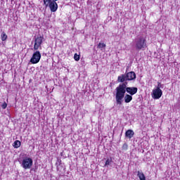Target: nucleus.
Here are the masks:
<instances>
[{"instance_id":"obj_1","label":"nucleus","mask_w":180,"mask_h":180,"mask_svg":"<svg viewBox=\"0 0 180 180\" xmlns=\"http://www.w3.org/2000/svg\"><path fill=\"white\" fill-rule=\"evenodd\" d=\"M126 85L127 83L120 84L115 89V100L117 105H122L123 103V98L126 95Z\"/></svg>"},{"instance_id":"obj_2","label":"nucleus","mask_w":180,"mask_h":180,"mask_svg":"<svg viewBox=\"0 0 180 180\" xmlns=\"http://www.w3.org/2000/svg\"><path fill=\"white\" fill-rule=\"evenodd\" d=\"M132 45L136 50H146V47H147L146 37L138 35L133 41Z\"/></svg>"},{"instance_id":"obj_3","label":"nucleus","mask_w":180,"mask_h":180,"mask_svg":"<svg viewBox=\"0 0 180 180\" xmlns=\"http://www.w3.org/2000/svg\"><path fill=\"white\" fill-rule=\"evenodd\" d=\"M136 79V73L134 72H129L127 75H121L118 76V82H124L125 81H133Z\"/></svg>"},{"instance_id":"obj_4","label":"nucleus","mask_w":180,"mask_h":180,"mask_svg":"<svg viewBox=\"0 0 180 180\" xmlns=\"http://www.w3.org/2000/svg\"><path fill=\"white\" fill-rule=\"evenodd\" d=\"M56 1L58 0H44V5L46 8H49L51 12H56L58 9V5L57 4Z\"/></svg>"},{"instance_id":"obj_5","label":"nucleus","mask_w":180,"mask_h":180,"mask_svg":"<svg viewBox=\"0 0 180 180\" xmlns=\"http://www.w3.org/2000/svg\"><path fill=\"white\" fill-rule=\"evenodd\" d=\"M33 165V160L32 158L25 157L22 159L21 167L24 169H30Z\"/></svg>"},{"instance_id":"obj_6","label":"nucleus","mask_w":180,"mask_h":180,"mask_svg":"<svg viewBox=\"0 0 180 180\" xmlns=\"http://www.w3.org/2000/svg\"><path fill=\"white\" fill-rule=\"evenodd\" d=\"M162 84L158 82V86L156 89H154L152 91V98L153 99H160L162 96V90H161Z\"/></svg>"},{"instance_id":"obj_7","label":"nucleus","mask_w":180,"mask_h":180,"mask_svg":"<svg viewBox=\"0 0 180 180\" xmlns=\"http://www.w3.org/2000/svg\"><path fill=\"white\" fill-rule=\"evenodd\" d=\"M41 58V53H40V51H35L30 60V63L31 64H37L38 63L40 62V59Z\"/></svg>"},{"instance_id":"obj_8","label":"nucleus","mask_w":180,"mask_h":180,"mask_svg":"<svg viewBox=\"0 0 180 180\" xmlns=\"http://www.w3.org/2000/svg\"><path fill=\"white\" fill-rule=\"evenodd\" d=\"M43 43V37H38L34 39V50H39V47L41 46Z\"/></svg>"},{"instance_id":"obj_9","label":"nucleus","mask_w":180,"mask_h":180,"mask_svg":"<svg viewBox=\"0 0 180 180\" xmlns=\"http://www.w3.org/2000/svg\"><path fill=\"white\" fill-rule=\"evenodd\" d=\"M137 87H127V85H126V91L129 95L133 96V95H136L137 94Z\"/></svg>"},{"instance_id":"obj_10","label":"nucleus","mask_w":180,"mask_h":180,"mask_svg":"<svg viewBox=\"0 0 180 180\" xmlns=\"http://www.w3.org/2000/svg\"><path fill=\"white\" fill-rule=\"evenodd\" d=\"M134 136V131L131 130V129H128L126 132H125V137H127V139H132V137Z\"/></svg>"},{"instance_id":"obj_11","label":"nucleus","mask_w":180,"mask_h":180,"mask_svg":"<svg viewBox=\"0 0 180 180\" xmlns=\"http://www.w3.org/2000/svg\"><path fill=\"white\" fill-rule=\"evenodd\" d=\"M123 99L125 103H130V101H133V96L130 94H124Z\"/></svg>"},{"instance_id":"obj_12","label":"nucleus","mask_w":180,"mask_h":180,"mask_svg":"<svg viewBox=\"0 0 180 180\" xmlns=\"http://www.w3.org/2000/svg\"><path fill=\"white\" fill-rule=\"evenodd\" d=\"M137 176L138 178H139L140 180H146V176L144 175L143 172L138 171Z\"/></svg>"},{"instance_id":"obj_13","label":"nucleus","mask_w":180,"mask_h":180,"mask_svg":"<svg viewBox=\"0 0 180 180\" xmlns=\"http://www.w3.org/2000/svg\"><path fill=\"white\" fill-rule=\"evenodd\" d=\"M20 141L18 140H16L14 141L13 146L14 147V148H19V147H20Z\"/></svg>"},{"instance_id":"obj_14","label":"nucleus","mask_w":180,"mask_h":180,"mask_svg":"<svg viewBox=\"0 0 180 180\" xmlns=\"http://www.w3.org/2000/svg\"><path fill=\"white\" fill-rule=\"evenodd\" d=\"M1 39L2 41H5L8 39V35H6V34L4 32H3L1 34Z\"/></svg>"},{"instance_id":"obj_15","label":"nucleus","mask_w":180,"mask_h":180,"mask_svg":"<svg viewBox=\"0 0 180 180\" xmlns=\"http://www.w3.org/2000/svg\"><path fill=\"white\" fill-rule=\"evenodd\" d=\"M106 47V44L105 43H99L97 46V49H105Z\"/></svg>"},{"instance_id":"obj_16","label":"nucleus","mask_w":180,"mask_h":180,"mask_svg":"<svg viewBox=\"0 0 180 180\" xmlns=\"http://www.w3.org/2000/svg\"><path fill=\"white\" fill-rule=\"evenodd\" d=\"M110 164H112V158L107 159L105 161V167H108V165H110Z\"/></svg>"},{"instance_id":"obj_17","label":"nucleus","mask_w":180,"mask_h":180,"mask_svg":"<svg viewBox=\"0 0 180 180\" xmlns=\"http://www.w3.org/2000/svg\"><path fill=\"white\" fill-rule=\"evenodd\" d=\"M74 59L75 60V61H79V55L75 53Z\"/></svg>"},{"instance_id":"obj_18","label":"nucleus","mask_w":180,"mask_h":180,"mask_svg":"<svg viewBox=\"0 0 180 180\" xmlns=\"http://www.w3.org/2000/svg\"><path fill=\"white\" fill-rule=\"evenodd\" d=\"M8 104L6 103V102H4L2 105H1V108L2 109H5L6 108H7Z\"/></svg>"},{"instance_id":"obj_19","label":"nucleus","mask_w":180,"mask_h":180,"mask_svg":"<svg viewBox=\"0 0 180 180\" xmlns=\"http://www.w3.org/2000/svg\"><path fill=\"white\" fill-rule=\"evenodd\" d=\"M128 148V146H127V143H124L123 146H122V150H127Z\"/></svg>"}]
</instances>
